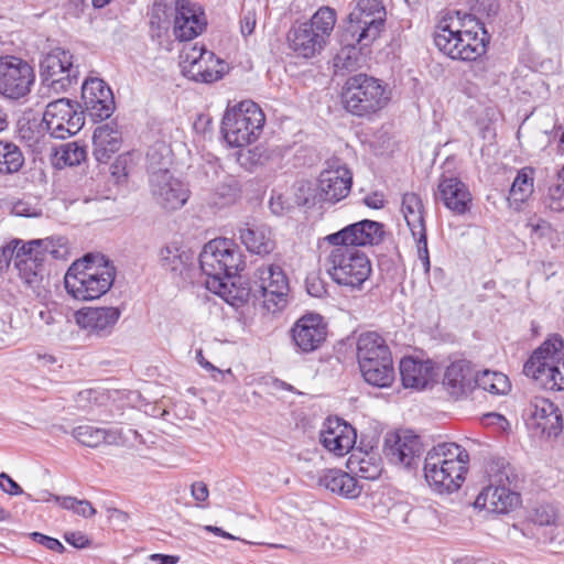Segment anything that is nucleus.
<instances>
[{
	"instance_id": "1",
	"label": "nucleus",
	"mask_w": 564,
	"mask_h": 564,
	"mask_svg": "<svg viewBox=\"0 0 564 564\" xmlns=\"http://www.w3.org/2000/svg\"><path fill=\"white\" fill-rule=\"evenodd\" d=\"M488 43L489 34L473 14L447 12L435 26L434 44L453 59L476 61L486 53Z\"/></svg>"
},
{
	"instance_id": "2",
	"label": "nucleus",
	"mask_w": 564,
	"mask_h": 564,
	"mask_svg": "<svg viewBox=\"0 0 564 564\" xmlns=\"http://www.w3.org/2000/svg\"><path fill=\"white\" fill-rule=\"evenodd\" d=\"M116 268L104 256L87 254L72 263L64 276L66 292L78 301H93L112 286Z\"/></svg>"
},
{
	"instance_id": "3",
	"label": "nucleus",
	"mask_w": 564,
	"mask_h": 564,
	"mask_svg": "<svg viewBox=\"0 0 564 564\" xmlns=\"http://www.w3.org/2000/svg\"><path fill=\"white\" fill-rule=\"evenodd\" d=\"M68 247L65 238H45L30 240L18 247L14 265L19 276L37 296L45 299L46 289L43 285L44 262L48 259H66Z\"/></svg>"
},
{
	"instance_id": "4",
	"label": "nucleus",
	"mask_w": 564,
	"mask_h": 564,
	"mask_svg": "<svg viewBox=\"0 0 564 564\" xmlns=\"http://www.w3.org/2000/svg\"><path fill=\"white\" fill-rule=\"evenodd\" d=\"M468 453L456 443H441L433 446L424 460L426 481L438 492L457 490L465 479Z\"/></svg>"
},
{
	"instance_id": "5",
	"label": "nucleus",
	"mask_w": 564,
	"mask_h": 564,
	"mask_svg": "<svg viewBox=\"0 0 564 564\" xmlns=\"http://www.w3.org/2000/svg\"><path fill=\"white\" fill-rule=\"evenodd\" d=\"M336 21L335 9L321 7L308 21L291 26L286 34L288 47L296 57H315L329 43Z\"/></svg>"
},
{
	"instance_id": "6",
	"label": "nucleus",
	"mask_w": 564,
	"mask_h": 564,
	"mask_svg": "<svg viewBox=\"0 0 564 564\" xmlns=\"http://www.w3.org/2000/svg\"><path fill=\"white\" fill-rule=\"evenodd\" d=\"M163 152L167 149L160 144L147 154L150 187L155 203L167 212H174L187 203L191 191L186 183L169 171L170 159Z\"/></svg>"
},
{
	"instance_id": "7",
	"label": "nucleus",
	"mask_w": 564,
	"mask_h": 564,
	"mask_svg": "<svg viewBox=\"0 0 564 564\" xmlns=\"http://www.w3.org/2000/svg\"><path fill=\"white\" fill-rule=\"evenodd\" d=\"M391 100V90L382 80L367 74L347 78L343 87L344 108L357 117H371L383 110Z\"/></svg>"
},
{
	"instance_id": "8",
	"label": "nucleus",
	"mask_w": 564,
	"mask_h": 564,
	"mask_svg": "<svg viewBox=\"0 0 564 564\" xmlns=\"http://www.w3.org/2000/svg\"><path fill=\"white\" fill-rule=\"evenodd\" d=\"M202 272L207 276L208 290L221 288V282L235 276L245 268L243 256L229 239L218 238L207 242L199 253Z\"/></svg>"
},
{
	"instance_id": "9",
	"label": "nucleus",
	"mask_w": 564,
	"mask_h": 564,
	"mask_svg": "<svg viewBox=\"0 0 564 564\" xmlns=\"http://www.w3.org/2000/svg\"><path fill=\"white\" fill-rule=\"evenodd\" d=\"M329 246L330 250L325 258V269L329 278L351 291L361 290L372 272L367 254L351 246Z\"/></svg>"
},
{
	"instance_id": "10",
	"label": "nucleus",
	"mask_w": 564,
	"mask_h": 564,
	"mask_svg": "<svg viewBox=\"0 0 564 564\" xmlns=\"http://www.w3.org/2000/svg\"><path fill=\"white\" fill-rule=\"evenodd\" d=\"M264 122L262 109L252 100H242L226 109L221 132L230 147L241 148L259 139Z\"/></svg>"
},
{
	"instance_id": "11",
	"label": "nucleus",
	"mask_w": 564,
	"mask_h": 564,
	"mask_svg": "<svg viewBox=\"0 0 564 564\" xmlns=\"http://www.w3.org/2000/svg\"><path fill=\"white\" fill-rule=\"evenodd\" d=\"M251 290L252 297L261 299L268 312L281 311L288 303L290 290L284 269L276 263L262 264L253 273Z\"/></svg>"
},
{
	"instance_id": "12",
	"label": "nucleus",
	"mask_w": 564,
	"mask_h": 564,
	"mask_svg": "<svg viewBox=\"0 0 564 564\" xmlns=\"http://www.w3.org/2000/svg\"><path fill=\"white\" fill-rule=\"evenodd\" d=\"M494 466L489 469V485L484 488L475 500V507L489 512L503 514L520 505V496L511 488V469L502 466L495 474Z\"/></svg>"
},
{
	"instance_id": "13",
	"label": "nucleus",
	"mask_w": 564,
	"mask_h": 564,
	"mask_svg": "<svg viewBox=\"0 0 564 564\" xmlns=\"http://www.w3.org/2000/svg\"><path fill=\"white\" fill-rule=\"evenodd\" d=\"M40 75L44 87L61 94L77 84L79 72L68 50L54 47L43 55L40 62Z\"/></svg>"
},
{
	"instance_id": "14",
	"label": "nucleus",
	"mask_w": 564,
	"mask_h": 564,
	"mask_svg": "<svg viewBox=\"0 0 564 564\" xmlns=\"http://www.w3.org/2000/svg\"><path fill=\"white\" fill-rule=\"evenodd\" d=\"M386 10L379 0H359L349 14L346 35L357 44L366 47L381 33L384 25Z\"/></svg>"
},
{
	"instance_id": "15",
	"label": "nucleus",
	"mask_w": 564,
	"mask_h": 564,
	"mask_svg": "<svg viewBox=\"0 0 564 564\" xmlns=\"http://www.w3.org/2000/svg\"><path fill=\"white\" fill-rule=\"evenodd\" d=\"M180 59L184 76L199 83L208 84L220 79L226 68L224 61L197 44L184 45Z\"/></svg>"
},
{
	"instance_id": "16",
	"label": "nucleus",
	"mask_w": 564,
	"mask_h": 564,
	"mask_svg": "<svg viewBox=\"0 0 564 564\" xmlns=\"http://www.w3.org/2000/svg\"><path fill=\"white\" fill-rule=\"evenodd\" d=\"M42 122L51 137L66 139L80 131L85 118L75 102L59 98L47 104Z\"/></svg>"
},
{
	"instance_id": "17",
	"label": "nucleus",
	"mask_w": 564,
	"mask_h": 564,
	"mask_svg": "<svg viewBox=\"0 0 564 564\" xmlns=\"http://www.w3.org/2000/svg\"><path fill=\"white\" fill-rule=\"evenodd\" d=\"M33 67L24 59L6 55L0 57V94L10 99L26 96L34 84Z\"/></svg>"
},
{
	"instance_id": "18",
	"label": "nucleus",
	"mask_w": 564,
	"mask_h": 564,
	"mask_svg": "<svg viewBox=\"0 0 564 564\" xmlns=\"http://www.w3.org/2000/svg\"><path fill=\"white\" fill-rule=\"evenodd\" d=\"M352 186V173L340 160H329L317 178V195L324 203L336 204L346 198Z\"/></svg>"
},
{
	"instance_id": "19",
	"label": "nucleus",
	"mask_w": 564,
	"mask_h": 564,
	"mask_svg": "<svg viewBox=\"0 0 564 564\" xmlns=\"http://www.w3.org/2000/svg\"><path fill=\"white\" fill-rule=\"evenodd\" d=\"M401 212L416 242L417 258L425 273L431 269L427 249V235L425 227V209L421 197L415 193H405L402 196Z\"/></svg>"
},
{
	"instance_id": "20",
	"label": "nucleus",
	"mask_w": 564,
	"mask_h": 564,
	"mask_svg": "<svg viewBox=\"0 0 564 564\" xmlns=\"http://www.w3.org/2000/svg\"><path fill=\"white\" fill-rule=\"evenodd\" d=\"M563 356L564 340L560 336L553 335L532 352L523 366V372L542 386L544 377L549 376V369L558 365L560 360H563Z\"/></svg>"
},
{
	"instance_id": "21",
	"label": "nucleus",
	"mask_w": 564,
	"mask_h": 564,
	"mask_svg": "<svg viewBox=\"0 0 564 564\" xmlns=\"http://www.w3.org/2000/svg\"><path fill=\"white\" fill-rule=\"evenodd\" d=\"M424 447L421 437L410 430H401L386 438V455L394 465L417 467Z\"/></svg>"
},
{
	"instance_id": "22",
	"label": "nucleus",
	"mask_w": 564,
	"mask_h": 564,
	"mask_svg": "<svg viewBox=\"0 0 564 564\" xmlns=\"http://www.w3.org/2000/svg\"><path fill=\"white\" fill-rule=\"evenodd\" d=\"M82 101L86 113L94 120L108 119L115 110L112 91L100 78H87L83 83Z\"/></svg>"
},
{
	"instance_id": "23",
	"label": "nucleus",
	"mask_w": 564,
	"mask_h": 564,
	"mask_svg": "<svg viewBox=\"0 0 564 564\" xmlns=\"http://www.w3.org/2000/svg\"><path fill=\"white\" fill-rule=\"evenodd\" d=\"M382 224L364 219L355 224L348 225L337 232L327 235L325 241L328 245L358 246L377 245L382 240Z\"/></svg>"
},
{
	"instance_id": "24",
	"label": "nucleus",
	"mask_w": 564,
	"mask_h": 564,
	"mask_svg": "<svg viewBox=\"0 0 564 564\" xmlns=\"http://www.w3.org/2000/svg\"><path fill=\"white\" fill-rule=\"evenodd\" d=\"M528 425L546 437H556L563 430L560 409L549 399L536 397L529 408Z\"/></svg>"
},
{
	"instance_id": "25",
	"label": "nucleus",
	"mask_w": 564,
	"mask_h": 564,
	"mask_svg": "<svg viewBox=\"0 0 564 564\" xmlns=\"http://www.w3.org/2000/svg\"><path fill=\"white\" fill-rule=\"evenodd\" d=\"M292 340L302 352H312L326 339V326L318 314H306L291 329Z\"/></svg>"
},
{
	"instance_id": "26",
	"label": "nucleus",
	"mask_w": 564,
	"mask_h": 564,
	"mask_svg": "<svg viewBox=\"0 0 564 564\" xmlns=\"http://www.w3.org/2000/svg\"><path fill=\"white\" fill-rule=\"evenodd\" d=\"M204 12L189 0H177L175 6L174 35L180 41H191L206 28Z\"/></svg>"
},
{
	"instance_id": "27",
	"label": "nucleus",
	"mask_w": 564,
	"mask_h": 564,
	"mask_svg": "<svg viewBox=\"0 0 564 564\" xmlns=\"http://www.w3.org/2000/svg\"><path fill=\"white\" fill-rule=\"evenodd\" d=\"M319 441L329 453L341 457L354 448L356 431L338 417L328 419L321 431Z\"/></svg>"
},
{
	"instance_id": "28",
	"label": "nucleus",
	"mask_w": 564,
	"mask_h": 564,
	"mask_svg": "<svg viewBox=\"0 0 564 564\" xmlns=\"http://www.w3.org/2000/svg\"><path fill=\"white\" fill-rule=\"evenodd\" d=\"M443 387L456 400L467 397L476 388V370L471 362L459 359L449 364L444 371Z\"/></svg>"
},
{
	"instance_id": "29",
	"label": "nucleus",
	"mask_w": 564,
	"mask_h": 564,
	"mask_svg": "<svg viewBox=\"0 0 564 564\" xmlns=\"http://www.w3.org/2000/svg\"><path fill=\"white\" fill-rule=\"evenodd\" d=\"M435 198L458 215L469 210L473 199L468 186L460 178L452 175L440 177Z\"/></svg>"
},
{
	"instance_id": "30",
	"label": "nucleus",
	"mask_w": 564,
	"mask_h": 564,
	"mask_svg": "<svg viewBox=\"0 0 564 564\" xmlns=\"http://www.w3.org/2000/svg\"><path fill=\"white\" fill-rule=\"evenodd\" d=\"M121 312L117 307H88L76 313L77 324L97 336H108Z\"/></svg>"
},
{
	"instance_id": "31",
	"label": "nucleus",
	"mask_w": 564,
	"mask_h": 564,
	"mask_svg": "<svg viewBox=\"0 0 564 564\" xmlns=\"http://www.w3.org/2000/svg\"><path fill=\"white\" fill-rule=\"evenodd\" d=\"M95 159L100 163H106L119 151L122 138L118 124L113 121L98 126L93 135Z\"/></svg>"
},
{
	"instance_id": "32",
	"label": "nucleus",
	"mask_w": 564,
	"mask_h": 564,
	"mask_svg": "<svg viewBox=\"0 0 564 564\" xmlns=\"http://www.w3.org/2000/svg\"><path fill=\"white\" fill-rule=\"evenodd\" d=\"M400 375L405 388L424 389L435 373L432 361L405 357L400 361Z\"/></svg>"
},
{
	"instance_id": "33",
	"label": "nucleus",
	"mask_w": 564,
	"mask_h": 564,
	"mask_svg": "<svg viewBox=\"0 0 564 564\" xmlns=\"http://www.w3.org/2000/svg\"><path fill=\"white\" fill-rule=\"evenodd\" d=\"M239 234L241 242L252 253L269 254L275 248L272 231L267 225L246 223Z\"/></svg>"
},
{
	"instance_id": "34",
	"label": "nucleus",
	"mask_w": 564,
	"mask_h": 564,
	"mask_svg": "<svg viewBox=\"0 0 564 564\" xmlns=\"http://www.w3.org/2000/svg\"><path fill=\"white\" fill-rule=\"evenodd\" d=\"M347 468L358 478L375 480L381 475L382 462L378 452L357 448L352 449Z\"/></svg>"
},
{
	"instance_id": "35",
	"label": "nucleus",
	"mask_w": 564,
	"mask_h": 564,
	"mask_svg": "<svg viewBox=\"0 0 564 564\" xmlns=\"http://www.w3.org/2000/svg\"><path fill=\"white\" fill-rule=\"evenodd\" d=\"M319 485L341 497L354 499L362 491L357 479L349 473L341 469H327L319 477Z\"/></svg>"
},
{
	"instance_id": "36",
	"label": "nucleus",
	"mask_w": 564,
	"mask_h": 564,
	"mask_svg": "<svg viewBox=\"0 0 564 564\" xmlns=\"http://www.w3.org/2000/svg\"><path fill=\"white\" fill-rule=\"evenodd\" d=\"M391 356V351L386 340L375 332H367L359 335L357 339V359L358 365L370 361L386 360Z\"/></svg>"
},
{
	"instance_id": "37",
	"label": "nucleus",
	"mask_w": 564,
	"mask_h": 564,
	"mask_svg": "<svg viewBox=\"0 0 564 564\" xmlns=\"http://www.w3.org/2000/svg\"><path fill=\"white\" fill-rule=\"evenodd\" d=\"M384 359L382 361L377 359L368 362V365H359L360 372L366 382L379 388L391 386L394 380L392 356Z\"/></svg>"
},
{
	"instance_id": "38",
	"label": "nucleus",
	"mask_w": 564,
	"mask_h": 564,
	"mask_svg": "<svg viewBox=\"0 0 564 564\" xmlns=\"http://www.w3.org/2000/svg\"><path fill=\"white\" fill-rule=\"evenodd\" d=\"M534 192V170L531 167L521 169L511 185L508 202L511 207L519 209L521 204L527 202Z\"/></svg>"
},
{
	"instance_id": "39",
	"label": "nucleus",
	"mask_w": 564,
	"mask_h": 564,
	"mask_svg": "<svg viewBox=\"0 0 564 564\" xmlns=\"http://www.w3.org/2000/svg\"><path fill=\"white\" fill-rule=\"evenodd\" d=\"M476 388H480L494 395H503L510 391L509 378L502 372L484 370L476 371Z\"/></svg>"
},
{
	"instance_id": "40",
	"label": "nucleus",
	"mask_w": 564,
	"mask_h": 564,
	"mask_svg": "<svg viewBox=\"0 0 564 564\" xmlns=\"http://www.w3.org/2000/svg\"><path fill=\"white\" fill-rule=\"evenodd\" d=\"M72 435L88 447H97L104 443L111 444L116 441L115 433L91 425H79L73 430Z\"/></svg>"
},
{
	"instance_id": "41",
	"label": "nucleus",
	"mask_w": 564,
	"mask_h": 564,
	"mask_svg": "<svg viewBox=\"0 0 564 564\" xmlns=\"http://www.w3.org/2000/svg\"><path fill=\"white\" fill-rule=\"evenodd\" d=\"M24 164L21 149L13 142L0 141V174H13Z\"/></svg>"
},
{
	"instance_id": "42",
	"label": "nucleus",
	"mask_w": 564,
	"mask_h": 564,
	"mask_svg": "<svg viewBox=\"0 0 564 564\" xmlns=\"http://www.w3.org/2000/svg\"><path fill=\"white\" fill-rule=\"evenodd\" d=\"M193 256L177 245H167L160 250V263L165 270L182 272L192 261Z\"/></svg>"
},
{
	"instance_id": "43",
	"label": "nucleus",
	"mask_w": 564,
	"mask_h": 564,
	"mask_svg": "<svg viewBox=\"0 0 564 564\" xmlns=\"http://www.w3.org/2000/svg\"><path fill=\"white\" fill-rule=\"evenodd\" d=\"M86 148L77 142L63 144L56 152L57 164L75 166L79 165L86 159Z\"/></svg>"
},
{
	"instance_id": "44",
	"label": "nucleus",
	"mask_w": 564,
	"mask_h": 564,
	"mask_svg": "<svg viewBox=\"0 0 564 564\" xmlns=\"http://www.w3.org/2000/svg\"><path fill=\"white\" fill-rule=\"evenodd\" d=\"M360 50L355 44H346L334 57L336 70L351 72L359 67Z\"/></svg>"
},
{
	"instance_id": "45",
	"label": "nucleus",
	"mask_w": 564,
	"mask_h": 564,
	"mask_svg": "<svg viewBox=\"0 0 564 564\" xmlns=\"http://www.w3.org/2000/svg\"><path fill=\"white\" fill-rule=\"evenodd\" d=\"M215 294L221 296L227 303L232 306L239 307L243 303L248 302L249 297L252 296L251 286L246 289H237L235 284L228 285L227 280L221 282V288L210 290Z\"/></svg>"
},
{
	"instance_id": "46",
	"label": "nucleus",
	"mask_w": 564,
	"mask_h": 564,
	"mask_svg": "<svg viewBox=\"0 0 564 564\" xmlns=\"http://www.w3.org/2000/svg\"><path fill=\"white\" fill-rule=\"evenodd\" d=\"M257 24V8L249 3L243 4L240 19V32L243 37L251 35Z\"/></svg>"
},
{
	"instance_id": "47",
	"label": "nucleus",
	"mask_w": 564,
	"mask_h": 564,
	"mask_svg": "<svg viewBox=\"0 0 564 564\" xmlns=\"http://www.w3.org/2000/svg\"><path fill=\"white\" fill-rule=\"evenodd\" d=\"M542 386L550 390H564V355L563 360H560L558 365H555L551 370L549 369V376L544 377Z\"/></svg>"
},
{
	"instance_id": "48",
	"label": "nucleus",
	"mask_w": 564,
	"mask_h": 564,
	"mask_svg": "<svg viewBox=\"0 0 564 564\" xmlns=\"http://www.w3.org/2000/svg\"><path fill=\"white\" fill-rule=\"evenodd\" d=\"M525 227L529 229L530 236L533 239H542L550 236L552 232L550 223L536 215H533L528 219Z\"/></svg>"
},
{
	"instance_id": "49",
	"label": "nucleus",
	"mask_w": 564,
	"mask_h": 564,
	"mask_svg": "<svg viewBox=\"0 0 564 564\" xmlns=\"http://www.w3.org/2000/svg\"><path fill=\"white\" fill-rule=\"evenodd\" d=\"M546 203L549 208L554 212L564 210V184L556 181L550 186Z\"/></svg>"
},
{
	"instance_id": "50",
	"label": "nucleus",
	"mask_w": 564,
	"mask_h": 564,
	"mask_svg": "<svg viewBox=\"0 0 564 564\" xmlns=\"http://www.w3.org/2000/svg\"><path fill=\"white\" fill-rule=\"evenodd\" d=\"M532 520L539 525H555L557 522V513L552 506L542 505L534 510Z\"/></svg>"
},
{
	"instance_id": "51",
	"label": "nucleus",
	"mask_w": 564,
	"mask_h": 564,
	"mask_svg": "<svg viewBox=\"0 0 564 564\" xmlns=\"http://www.w3.org/2000/svg\"><path fill=\"white\" fill-rule=\"evenodd\" d=\"M12 214L20 217H39L42 210L30 202L19 200L13 204Z\"/></svg>"
},
{
	"instance_id": "52",
	"label": "nucleus",
	"mask_w": 564,
	"mask_h": 564,
	"mask_svg": "<svg viewBox=\"0 0 564 564\" xmlns=\"http://www.w3.org/2000/svg\"><path fill=\"white\" fill-rule=\"evenodd\" d=\"M21 240L14 239L10 243L0 247V271L9 267L10 260L15 258Z\"/></svg>"
},
{
	"instance_id": "53",
	"label": "nucleus",
	"mask_w": 564,
	"mask_h": 564,
	"mask_svg": "<svg viewBox=\"0 0 564 564\" xmlns=\"http://www.w3.org/2000/svg\"><path fill=\"white\" fill-rule=\"evenodd\" d=\"M31 538L35 542H37L41 545H44L46 549H48L51 551H54L57 553H62L64 551V545L57 539L47 536V535L39 533V532L31 533Z\"/></svg>"
},
{
	"instance_id": "54",
	"label": "nucleus",
	"mask_w": 564,
	"mask_h": 564,
	"mask_svg": "<svg viewBox=\"0 0 564 564\" xmlns=\"http://www.w3.org/2000/svg\"><path fill=\"white\" fill-rule=\"evenodd\" d=\"M65 541L76 549H84L89 546L90 540L88 536L80 531L66 532L64 534Z\"/></svg>"
},
{
	"instance_id": "55",
	"label": "nucleus",
	"mask_w": 564,
	"mask_h": 564,
	"mask_svg": "<svg viewBox=\"0 0 564 564\" xmlns=\"http://www.w3.org/2000/svg\"><path fill=\"white\" fill-rule=\"evenodd\" d=\"M0 488L11 496L23 494L22 488L6 473L0 474Z\"/></svg>"
},
{
	"instance_id": "56",
	"label": "nucleus",
	"mask_w": 564,
	"mask_h": 564,
	"mask_svg": "<svg viewBox=\"0 0 564 564\" xmlns=\"http://www.w3.org/2000/svg\"><path fill=\"white\" fill-rule=\"evenodd\" d=\"M191 495L197 502H205L209 497V490L204 481H195L191 486Z\"/></svg>"
},
{
	"instance_id": "57",
	"label": "nucleus",
	"mask_w": 564,
	"mask_h": 564,
	"mask_svg": "<svg viewBox=\"0 0 564 564\" xmlns=\"http://www.w3.org/2000/svg\"><path fill=\"white\" fill-rule=\"evenodd\" d=\"M364 203L369 208H383L386 204L384 195L381 192H372L364 197Z\"/></svg>"
},
{
	"instance_id": "58",
	"label": "nucleus",
	"mask_w": 564,
	"mask_h": 564,
	"mask_svg": "<svg viewBox=\"0 0 564 564\" xmlns=\"http://www.w3.org/2000/svg\"><path fill=\"white\" fill-rule=\"evenodd\" d=\"M196 360L197 362L207 371H210L213 375V378L215 380H218V376L223 377L224 373L219 369H217L213 364H210L203 355L202 350L196 351Z\"/></svg>"
},
{
	"instance_id": "59",
	"label": "nucleus",
	"mask_w": 564,
	"mask_h": 564,
	"mask_svg": "<svg viewBox=\"0 0 564 564\" xmlns=\"http://www.w3.org/2000/svg\"><path fill=\"white\" fill-rule=\"evenodd\" d=\"M55 502H57L61 508L65 510L73 511L76 514V510L78 507V499L73 496H59L55 497Z\"/></svg>"
},
{
	"instance_id": "60",
	"label": "nucleus",
	"mask_w": 564,
	"mask_h": 564,
	"mask_svg": "<svg viewBox=\"0 0 564 564\" xmlns=\"http://www.w3.org/2000/svg\"><path fill=\"white\" fill-rule=\"evenodd\" d=\"M96 509L93 507V505L85 499H78V507L76 510V514L80 516L83 518H91L96 514Z\"/></svg>"
},
{
	"instance_id": "61",
	"label": "nucleus",
	"mask_w": 564,
	"mask_h": 564,
	"mask_svg": "<svg viewBox=\"0 0 564 564\" xmlns=\"http://www.w3.org/2000/svg\"><path fill=\"white\" fill-rule=\"evenodd\" d=\"M97 392L93 389H86L77 394V403L79 406H85L82 402L87 401L90 402L91 400H97L96 398Z\"/></svg>"
},
{
	"instance_id": "62",
	"label": "nucleus",
	"mask_w": 564,
	"mask_h": 564,
	"mask_svg": "<svg viewBox=\"0 0 564 564\" xmlns=\"http://www.w3.org/2000/svg\"><path fill=\"white\" fill-rule=\"evenodd\" d=\"M107 513L110 520H117L121 523H124L128 520V513L117 508H108Z\"/></svg>"
},
{
	"instance_id": "63",
	"label": "nucleus",
	"mask_w": 564,
	"mask_h": 564,
	"mask_svg": "<svg viewBox=\"0 0 564 564\" xmlns=\"http://www.w3.org/2000/svg\"><path fill=\"white\" fill-rule=\"evenodd\" d=\"M206 531L208 532H212L218 536H221V538H225V539H228V540H236L237 538L231 535L230 533L224 531L221 528H218V527H214V525H207L206 528Z\"/></svg>"
},
{
	"instance_id": "64",
	"label": "nucleus",
	"mask_w": 564,
	"mask_h": 564,
	"mask_svg": "<svg viewBox=\"0 0 564 564\" xmlns=\"http://www.w3.org/2000/svg\"><path fill=\"white\" fill-rule=\"evenodd\" d=\"M55 495L48 492L47 490H43L40 492V496L37 498H33L30 494H26V498L31 501H55Z\"/></svg>"
}]
</instances>
